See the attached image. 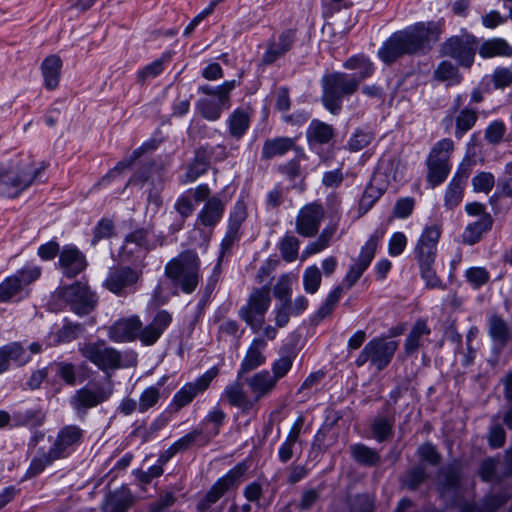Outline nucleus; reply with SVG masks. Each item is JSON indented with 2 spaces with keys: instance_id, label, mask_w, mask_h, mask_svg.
<instances>
[{
  "instance_id": "1a4fd4ad",
  "label": "nucleus",
  "mask_w": 512,
  "mask_h": 512,
  "mask_svg": "<svg viewBox=\"0 0 512 512\" xmlns=\"http://www.w3.org/2000/svg\"><path fill=\"white\" fill-rule=\"evenodd\" d=\"M53 297L69 305L70 309L79 316L91 313L98 302L97 296L87 284L75 282L58 287Z\"/></svg>"
},
{
  "instance_id": "20e7f679",
  "label": "nucleus",
  "mask_w": 512,
  "mask_h": 512,
  "mask_svg": "<svg viewBox=\"0 0 512 512\" xmlns=\"http://www.w3.org/2000/svg\"><path fill=\"white\" fill-rule=\"evenodd\" d=\"M45 168L43 164L36 166L30 157L0 164V196L18 197L36 181Z\"/></svg>"
},
{
  "instance_id": "0eeeda50",
  "label": "nucleus",
  "mask_w": 512,
  "mask_h": 512,
  "mask_svg": "<svg viewBox=\"0 0 512 512\" xmlns=\"http://www.w3.org/2000/svg\"><path fill=\"white\" fill-rule=\"evenodd\" d=\"M321 102L326 110L338 115L342 110V100L353 95L360 87L354 75L345 72L325 74L321 79Z\"/></svg>"
},
{
  "instance_id": "bb28decb",
  "label": "nucleus",
  "mask_w": 512,
  "mask_h": 512,
  "mask_svg": "<svg viewBox=\"0 0 512 512\" xmlns=\"http://www.w3.org/2000/svg\"><path fill=\"white\" fill-rule=\"evenodd\" d=\"M370 362L376 370L380 371L384 367V339L379 337L371 340L362 350L356 359L357 366H362Z\"/></svg>"
},
{
  "instance_id": "603ef678",
  "label": "nucleus",
  "mask_w": 512,
  "mask_h": 512,
  "mask_svg": "<svg viewBox=\"0 0 512 512\" xmlns=\"http://www.w3.org/2000/svg\"><path fill=\"white\" fill-rule=\"evenodd\" d=\"M50 367L54 369L56 375L61 378L65 384L69 386H75L78 382L76 366L73 363L59 361L50 364Z\"/></svg>"
},
{
  "instance_id": "5701e85b",
  "label": "nucleus",
  "mask_w": 512,
  "mask_h": 512,
  "mask_svg": "<svg viewBox=\"0 0 512 512\" xmlns=\"http://www.w3.org/2000/svg\"><path fill=\"white\" fill-rule=\"evenodd\" d=\"M59 265L66 277L73 278L85 270L87 261L77 247L66 245L60 252Z\"/></svg>"
},
{
  "instance_id": "4d7b16f0",
  "label": "nucleus",
  "mask_w": 512,
  "mask_h": 512,
  "mask_svg": "<svg viewBox=\"0 0 512 512\" xmlns=\"http://www.w3.org/2000/svg\"><path fill=\"white\" fill-rule=\"evenodd\" d=\"M428 174L427 179L432 187L441 184L448 176L451 166L450 164H440L427 161Z\"/></svg>"
},
{
  "instance_id": "f704fd0d",
  "label": "nucleus",
  "mask_w": 512,
  "mask_h": 512,
  "mask_svg": "<svg viewBox=\"0 0 512 512\" xmlns=\"http://www.w3.org/2000/svg\"><path fill=\"white\" fill-rule=\"evenodd\" d=\"M229 135L239 140L241 139L250 126V115L244 109H235L227 119Z\"/></svg>"
},
{
  "instance_id": "2eb2a0df",
  "label": "nucleus",
  "mask_w": 512,
  "mask_h": 512,
  "mask_svg": "<svg viewBox=\"0 0 512 512\" xmlns=\"http://www.w3.org/2000/svg\"><path fill=\"white\" fill-rule=\"evenodd\" d=\"M247 465L239 463L233 469L228 471L223 477L218 479L206 495L198 502L197 510L200 512L207 511L211 505L216 503L226 492L237 485L239 479L245 474Z\"/></svg>"
},
{
  "instance_id": "a211bd4d",
  "label": "nucleus",
  "mask_w": 512,
  "mask_h": 512,
  "mask_svg": "<svg viewBox=\"0 0 512 512\" xmlns=\"http://www.w3.org/2000/svg\"><path fill=\"white\" fill-rule=\"evenodd\" d=\"M440 236V226L431 225L424 228L414 248V255L419 265L434 264Z\"/></svg>"
},
{
  "instance_id": "39448f33",
  "label": "nucleus",
  "mask_w": 512,
  "mask_h": 512,
  "mask_svg": "<svg viewBox=\"0 0 512 512\" xmlns=\"http://www.w3.org/2000/svg\"><path fill=\"white\" fill-rule=\"evenodd\" d=\"M166 278L173 286V294L181 290L185 294L193 293L200 280V259L196 252L186 250L171 259L164 269Z\"/></svg>"
},
{
  "instance_id": "423d86ee",
  "label": "nucleus",
  "mask_w": 512,
  "mask_h": 512,
  "mask_svg": "<svg viewBox=\"0 0 512 512\" xmlns=\"http://www.w3.org/2000/svg\"><path fill=\"white\" fill-rule=\"evenodd\" d=\"M78 351L106 375V380L111 379L112 372L122 367L135 366L137 363V354L131 351L125 354L128 361L124 364L122 353L108 346L104 340L80 343Z\"/></svg>"
},
{
  "instance_id": "f8f14e48",
  "label": "nucleus",
  "mask_w": 512,
  "mask_h": 512,
  "mask_svg": "<svg viewBox=\"0 0 512 512\" xmlns=\"http://www.w3.org/2000/svg\"><path fill=\"white\" fill-rule=\"evenodd\" d=\"M477 49V39L471 34L464 33L447 39L441 45V54L455 59L462 67L470 68Z\"/></svg>"
},
{
  "instance_id": "c85d7f7f",
  "label": "nucleus",
  "mask_w": 512,
  "mask_h": 512,
  "mask_svg": "<svg viewBox=\"0 0 512 512\" xmlns=\"http://www.w3.org/2000/svg\"><path fill=\"white\" fill-rule=\"evenodd\" d=\"M148 230L139 228L128 234L122 247V255L126 260L137 252L138 258H144L148 247Z\"/></svg>"
},
{
  "instance_id": "393cba45",
  "label": "nucleus",
  "mask_w": 512,
  "mask_h": 512,
  "mask_svg": "<svg viewBox=\"0 0 512 512\" xmlns=\"http://www.w3.org/2000/svg\"><path fill=\"white\" fill-rule=\"evenodd\" d=\"M306 140L310 148H317L330 143L335 136L332 125L313 119L306 129Z\"/></svg>"
},
{
  "instance_id": "6e6552de",
  "label": "nucleus",
  "mask_w": 512,
  "mask_h": 512,
  "mask_svg": "<svg viewBox=\"0 0 512 512\" xmlns=\"http://www.w3.org/2000/svg\"><path fill=\"white\" fill-rule=\"evenodd\" d=\"M240 84V81L230 80L216 87L209 85L200 86L198 92L212 96V98L199 99L196 103L197 111L208 121L218 120L223 110L231 107L230 93Z\"/></svg>"
},
{
  "instance_id": "49530a36",
  "label": "nucleus",
  "mask_w": 512,
  "mask_h": 512,
  "mask_svg": "<svg viewBox=\"0 0 512 512\" xmlns=\"http://www.w3.org/2000/svg\"><path fill=\"white\" fill-rule=\"evenodd\" d=\"M453 150L454 143L451 139H441L432 147L427 161L440 164H449V159Z\"/></svg>"
},
{
  "instance_id": "e433bc0d",
  "label": "nucleus",
  "mask_w": 512,
  "mask_h": 512,
  "mask_svg": "<svg viewBox=\"0 0 512 512\" xmlns=\"http://www.w3.org/2000/svg\"><path fill=\"white\" fill-rule=\"evenodd\" d=\"M466 178L456 175L448 184L444 195V206L452 210L457 207L463 199Z\"/></svg>"
},
{
  "instance_id": "13d9d810",
  "label": "nucleus",
  "mask_w": 512,
  "mask_h": 512,
  "mask_svg": "<svg viewBox=\"0 0 512 512\" xmlns=\"http://www.w3.org/2000/svg\"><path fill=\"white\" fill-rule=\"evenodd\" d=\"M415 207V200L412 197H402L399 198L393 206L392 214L388 219V222H391L393 219H406L408 218Z\"/></svg>"
},
{
  "instance_id": "c9c22d12",
  "label": "nucleus",
  "mask_w": 512,
  "mask_h": 512,
  "mask_svg": "<svg viewBox=\"0 0 512 512\" xmlns=\"http://www.w3.org/2000/svg\"><path fill=\"white\" fill-rule=\"evenodd\" d=\"M61 67L62 61L59 56L51 55L43 61L41 68L47 89L53 90L58 86Z\"/></svg>"
},
{
  "instance_id": "a878e982",
  "label": "nucleus",
  "mask_w": 512,
  "mask_h": 512,
  "mask_svg": "<svg viewBox=\"0 0 512 512\" xmlns=\"http://www.w3.org/2000/svg\"><path fill=\"white\" fill-rule=\"evenodd\" d=\"M247 217L246 205L244 201L239 200L235 203L233 210L230 212L228 220L227 232L222 240V247L229 248L239 237L241 225Z\"/></svg>"
},
{
  "instance_id": "f257e3e1",
  "label": "nucleus",
  "mask_w": 512,
  "mask_h": 512,
  "mask_svg": "<svg viewBox=\"0 0 512 512\" xmlns=\"http://www.w3.org/2000/svg\"><path fill=\"white\" fill-rule=\"evenodd\" d=\"M172 322V315L166 310L158 311L152 321L143 326L137 315L123 317L108 327V337L114 343H128L139 340L144 346L154 345Z\"/></svg>"
},
{
  "instance_id": "dca6fc26",
  "label": "nucleus",
  "mask_w": 512,
  "mask_h": 512,
  "mask_svg": "<svg viewBox=\"0 0 512 512\" xmlns=\"http://www.w3.org/2000/svg\"><path fill=\"white\" fill-rule=\"evenodd\" d=\"M41 275L38 266H25L15 274L6 277L0 283V303L8 302L20 294L25 287L36 281Z\"/></svg>"
},
{
  "instance_id": "8fccbe9b",
  "label": "nucleus",
  "mask_w": 512,
  "mask_h": 512,
  "mask_svg": "<svg viewBox=\"0 0 512 512\" xmlns=\"http://www.w3.org/2000/svg\"><path fill=\"white\" fill-rule=\"evenodd\" d=\"M52 453L53 451L49 449L47 452H42L35 456L26 471L25 478H33L39 475L47 466L51 465L54 461L59 460V458L54 456Z\"/></svg>"
},
{
  "instance_id": "6e6d98bb",
  "label": "nucleus",
  "mask_w": 512,
  "mask_h": 512,
  "mask_svg": "<svg viewBox=\"0 0 512 512\" xmlns=\"http://www.w3.org/2000/svg\"><path fill=\"white\" fill-rule=\"evenodd\" d=\"M160 388L156 386H149L140 394L138 402V411L140 413L147 412L150 408L154 407L160 400Z\"/></svg>"
},
{
  "instance_id": "412c9836",
  "label": "nucleus",
  "mask_w": 512,
  "mask_h": 512,
  "mask_svg": "<svg viewBox=\"0 0 512 512\" xmlns=\"http://www.w3.org/2000/svg\"><path fill=\"white\" fill-rule=\"evenodd\" d=\"M296 38V29L289 28L283 30L277 39H270L267 43V48L262 55L261 64L264 66H269L275 63L278 59L283 57L292 49L294 43L296 42Z\"/></svg>"
},
{
  "instance_id": "09e8293b",
  "label": "nucleus",
  "mask_w": 512,
  "mask_h": 512,
  "mask_svg": "<svg viewBox=\"0 0 512 512\" xmlns=\"http://www.w3.org/2000/svg\"><path fill=\"white\" fill-rule=\"evenodd\" d=\"M477 112L470 108H463L455 117V137L462 138L475 125Z\"/></svg>"
},
{
  "instance_id": "cd10ccee",
  "label": "nucleus",
  "mask_w": 512,
  "mask_h": 512,
  "mask_svg": "<svg viewBox=\"0 0 512 512\" xmlns=\"http://www.w3.org/2000/svg\"><path fill=\"white\" fill-rule=\"evenodd\" d=\"M431 329L425 320H417L410 329L404 344L405 353L407 355L414 354L422 348L428 341Z\"/></svg>"
},
{
  "instance_id": "e2e57ef3",
  "label": "nucleus",
  "mask_w": 512,
  "mask_h": 512,
  "mask_svg": "<svg viewBox=\"0 0 512 512\" xmlns=\"http://www.w3.org/2000/svg\"><path fill=\"white\" fill-rule=\"evenodd\" d=\"M408 238L403 232H394L388 241V253L392 257L401 255L406 249Z\"/></svg>"
},
{
  "instance_id": "ea45409f",
  "label": "nucleus",
  "mask_w": 512,
  "mask_h": 512,
  "mask_svg": "<svg viewBox=\"0 0 512 512\" xmlns=\"http://www.w3.org/2000/svg\"><path fill=\"white\" fill-rule=\"evenodd\" d=\"M491 225L492 219L489 215H482L476 221L468 224L462 235L464 243L475 244L480 240L482 234L490 229Z\"/></svg>"
},
{
  "instance_id": "a19ab883",
  "label": "nucleus",
  "mask_w": 512,
  "mask_h": 512,
  "mask_svg": "<svg viewBox=\"0 0 512 512\" xmlns=\"http://www.w3.org/2000/svg\"><path fill=\"white\" fill-rule=\"evenodd\" d=\"M336 231H337L336 223L327 225L322 230V232L320 233L318 238L315 241L310 242L306 246L305 250L303 251V256L307 257L310 255L317 254V253L323 251L324 249H326L327 247H329L330 242H331L332 238L334 237Z\"/></svg>"
},
{
  "instance_id": "72a5a7b5",
  "label": "nucleus",
  "mask_w": 512,
  "mask_h": 512,
  "mask_svg": "<svg viewBox=\"0 0 512 512\" xmlns=\"http://www.w3.org/2000/svg\"><path fill=\"white\" fill-rule=\"evenodd\" d=\"M296 148L294 140L289 137L267 139L263 144L261 157L268 160L276 156H282L289 150L296 151Z\"/></svg>"
},
{
  "instance_id": "bf43d9fd",
  "label": "nucleus",
  "mask_w": 512,
  "mask_h": 512,
  "mask_svg": "<svg viewBox=\"0 0 512 512\" xmlns=\"http://www.w3.org/2000/svg\"><path fill=\"white\" fill-rule=\"evenodd\" d=\"M299 240L293 235H286L280 242V252L282 258L287 262H292L298 257Z\"/></svg>"
},
{
  "instance_id": "f3484780",
  "label": "nucleus",
  "mask_w": 512,
  "mask_h": 512,
  "mask_svg": "<svg viewBox=\"0 0 512 512\" xmlns=\"http://www.w3.org/2000/svg\"><path fill=\"white\" fill-rule=\"evenodd\" d=\"M219 374V369L214 366L207 370L194 382L186 383L173 397L171 405L178 411L188 405L199 393L204 392L210 383Z\"/></svg>"
},
{
  "instance_id": "aec40b11",
  "label": "nucleus",
  "mask_w": 512,
  "mask_h": 512,
  "mask_svg": "<svg viewBox=\"0 0 512 512\" xmlns=\"http://www.w3.org/2000/svg\"><path fill=\"white\" fill-rule=\"evenodd\" d=\"M324 218V209L320 204L310 203L302 207L296 217V232L303 237H313Z\"/></svg>"
},
{
  "instance_id": "052dcab7",
  "label": "nucleus",
  "mask_w": 512,
  "mask_h": 512,
  "mask_svg": "<svg viewBox=\"0 0 512 512\" xmlns=\"http://www.w3.org/2000/svg\"><path fill=\"white\" fill-rule=\"evenodd\" d=\"M321 272L315 265L308 267L303 274V285L307 293L314 294L321 284Z\"/></svg>"
},
{
  "instance_id": "c756f323",
  "label": "nucleus",
  "mask_w": 512,
  "mask_h": 512,
  "mask_svg": "<svg viewBox=\"0 0 512 512\" xmlns=\"http://www.w3.org/2000/svg\"><path fill=\"white\" fill-rule=\"evenodd\" d=\"M210 167V153L208 148L200 147L195 152L193 161L189 164L186 173L181 179V183H191L205 174Z\"/></svg>"
},
{
  "instance_id": "c03bdc74",
  "label": "nucleus",
  "mask_w": 512,
  "mask_h": 512,
  "mask_svg": "<svg viewBox=\"0 0 512 512\" xmlns=\"http://www.w3.org/2000/svg\"><path fill=\"white\" fill-rule=\"evenodd\" d=\"M173 53L171 51L164 52L160 58L156 59L152 63L144 66L137 72V80L143 84L148 78H154L160 75L166 64L172 60Z\"/></svg>"
},
{
  "instance_id": "338daca9",
  "label": "nucleus",
  "mask_w": 512,
  "mask_h": 512,
  "mask_svg": "<svg viewBox=\"0 0 512 512\" xmlns=\"http://www.w3.org/2000/svg\"><path fill=\"white\" fill-rule=\"evenodd\" d=\"M291 291V280L289 276L282 275L274 286V296L283 303H290Z\"/></svg>"
},
{
  "instance_id": "680f3d73",
  "label": "nucleus",
  "mask_w": 512,
  "mask_h": 512,
  "mask_svg": "<svg viewBox=\"0 0 512 512\" xmlns=\"http://www.w3.org/2000/svg\"><path fill=\"white\" fill-rule=\"evenodd\" d=\"M373 140V134L367 129H357L348 141L350 151H360Z\"/></svg>"
},
{
  "instance_id": "58836bf2",
  "label": "nucleus",
  "mask_w": 512,
  "mask_h": 512,
  "mask_svg": "<svg viewBox=\"0 0 512 512\" xmlns=\"http://www.w3.org/2000/svg\"><path fill=\"white\" fill-rule=\"evenodd\" d=\"M133 498L127 489L111 493L103 506L104 512H126L132 505Z\"/></svg>"
},
{
  "instance_id": "774afa93",
  "label": "nucleus",
  "mask_w": 512,
  "mask_h": 512,
  "mask_svg": "<svg viewBox=\"0 0 512 512\" xmlns=\"http://www.w3.org/2000/svg\"><path fill=\"white\" fill-rule=\"evenodd\" d=\"M467 281L475 288L487 283L489 273L482 267H471L465 273Z\"/></svg>"
},
{
  "instance_id": "3c124183",
  "label": "nucleus",
  "mask_w": 512,
  "mask_h": 512,
  "mask_svg": "<svg viewBox=\"0 0 512 512\" xmlns=\"http://www.w3.org/2000/svg\"><path fill=\"white\" fill-rule=\"evenodd\" d=\"M226 418L225 412L219 408L218 406L214 407L209 413L206 415L204 420L202 421L203 425H212V428L204 431V435L209 436V441L216 437L220 432V427L223 424Z\"/></svg>"
},
{
  "instance_id": "864d4df0",
  "label": "nucleus",
  "mask_w": 512,
  "mask_h": 512,
  "mask_svg": "<svg viewBox=\"0 0 512 512\" xmlns=\"http://www.w3.org/2000/svg\"><path fill=\"white\" fill-rule=\"evenodd\" d=\"M295 355L289 353L276 359L271 365L270 376L277 384L280 379L285 377L293 366Z\"/></svg>"
},
{
  "instance_id": "9b49d317",
  "label": "nucleus",
  "mask_w": 512,
  "mask_h": 512,
  "mask_svg": "<svg viewBox=\"0 0 512 512\" xmlns=\"http://www.w3.org/2000/svg\"><path fill=\"white\" fill-rule=\"evenodd\" d=\"M270 304L271 296L268 287L253 289L246 304L239 309L238 315L251 328L253 333H257L264 324L265 314Z\"/></svg>"
},
{
  "instance_id": "f03ea898",
  "label": "nucleus",
  "mask_w": 512,
  "mask_h": 512,
  "mask_svg": "<svg viewBox=\"0 0 512 512\" xmlns=\"http://www.w3.org/2000/svg\"><path fill=\"white\" fill-rule=\"evenodd\" d=\"M276 386L270 371L261 370L243 379L236 377L234 382L225 387L221 400L240 409L242 413L249 414L254 410L256 403L268 397Z\"/></svg>"
},
{
  "instance_id": "de8ad7c7",
  "label": "nucleus",
  "mask_w": 512,
  "mask_h": 512,
  "mask_svg": "<svg viewBox=\"0 0 512 512\" xmlns=\"http://www.w3.org/2000/svg\"><path fill=\"white\" fill-rule=\"evenodd\" d=\"M208 443L209 436L204 435V430L202 428H196L188 434L184 435L182 438L178 439L172 445L177 450V452H181L189 449L193 445L205 446Z\"/></svg>"
},
{
  "instance_id": "ddd939ff",
  "label": "nucleus",
  "mask_w": 512,
  "mask_h": 512,
  "mask_svg": "<svg viewBox=\"0 0 512 512\" xmlns=\"http://www.w3.org/2000/svg\"><path fill=\"white\" fill-rule=\"evenodd\" d=\"M43 346L39 342H33L27 348L20 341L10 342L0 347V374L7 372L12 363L17 367H23L31 361V355L40 354Z\"/></svg>"
},
{
  "instance_id": "37998d69",
  "label": "nucleus",
  "mask_w": 512,
  "mask_h": 512,
  "mask_svg": "<svg viewBox=\"0 0 512 512\" xmlns=\"http://www.w3.org/2000/svg\"><path fill=\"white\" fill-rule=\"evenodd\" d=\"M350 452L354 461L363 466H373L381 459L380 452L362 443L351 445Z\"/></svg>"
},
{
  "instance_id": "4468645a",
  "label": "nucleus",
  "mask_w": 512,
  "mask_h": 512,
  "mask_svg": "<svg viewBox=\"0 0 512 512\" xmlns=\"http://www.w3.org/2000/svg\"><path fill=\"white\" fill-rule=\"evenodd\" d=\"M144 267L145 264L142 261L134 268L129 266L113 267L104 281V286L116 295H125L139 281Z\"/></svg>"
},
{
  "instance_id": "7c9ffc66",
  "label": "nucleus",
  "mask_w": 512,
  "mask_h": 512,
  "mask_svg": "<svg viewBox=\"0 0 512 512\" xmlns=\"http://www.w3.org/2000/svg\"><path fill=\"white\" fill-rule=\"evenodd\" d=\"M305 422L304 416L300 415L293 423L285 441L281 444L278 456L282 463H287L294 456L296 445L299 440L301 430Z\"/></svg>"
},
{
  "instance_id": "0e129e2a",
  "label": "nucleus",
  "mask_w": 512,
  "mask_h": 512,
  "mask_svg": "<svg viewBox=\"0 0 512 512\" xmlns=\"http://www.w3.org/2000/svg\"><path fill=\"white\" fill-rule=\"evenodd\" d=\"M489 334L495 341L503 343L508 337L506 323L497 316L491 317L489 321Z\"/></svg>"
},
{
  "instance_id": "4be33fe9",
  "label": "nucleus",
  "mask_w": 512,
  "mask_h": 512,
  "mask_svg": "<svg viewBox=\"0 0 512 512\" xmlns=\"http://www.w3.org/2000/svg\"><path fill=\"white\" fill-rule=\"evenodd\" d=\"M378 244V237L373 235L369 238L366 244L362 247L358 259L349 268L344 282L347 283V287H352L362 276L364 271L368 268L371 261L374 258V254Z\"/></svg>"
},
{
  "instance_id": "5fc2aeb1",
  "label": "nucleus",
  "mask_w": 512,
  "mask_h": 512,
  "mask_svg": "<svg viewBox=\"0 0 512 512\" xmlns=\"http://www.w3.org/2000/svg\"><path fill=\"white\" fill-rule=\"evenodd\" d=\"M306 159V155L302 148H296L295 158L279 167V171L284 174L290 181H294L301 175L300 161Z\"/></svg>"
},
{
  "instance_id": "69168bd1",
  "label": "nucleus",
  "mask_w": 512,
  "mask_h": 512,
  "mask_svg": "<svg viewBox=\"0 0 512 512\" xmlns=\"http://www.w3.org/2000/svg\"><path fill=\"white\" fill-rule=\"evenodd\" d=\"M494 183V176L489 172H481L475 175L472 179L474 191L486 194L492 190Z\"/></svg>"
},
{
  "instance_id": "473e14b6",
  "label": "nucleus",
  "mask_w": 512,
  "mask_h": 512,
  "mask_svg": "<svg viewBox=\"0 0 512 512\" xmlns=\"http://www.w3.org/2000/svg\"><path fill=\"white\" fill-rule=\"evenodd\" d=\"M343 67L347 70L357 71V73L353 75L359 85L362 81L371 77L375 70L373 63L363 54L351 56L344 61Z\"/></svg>"
},
{
  "instance_id": "9d476101",
  "label": "nucleus",
  "mask_w": 512,
  "mask_h": 512,
  "mask_svg": "<svg viewBox=\"0 0 512 512\" xmlns=\"http://www.w3.org/2000/svg\"><path fill=\"white\" fill-rule=\"evenodd\" d=\"M113 392L112 379L105 383H90L75 391L70 398V405L78 416H84L89 409L108 401Z\"/></svg>"
},
{
  "instance_id": "4c0bfd02",
  "label": "nucleus",
  "mask_w": 512,
  "mask_h": 512,
  "mask_svg": "<svg viewBox=\"0 0 512 512\" xmlns=\"http://www.w3.org/2000/svg\"><path fill=\"white\" fill-rule=\"evenodd\" d=\"M45 420V414L40 409L17 410L12 414L11 427H39Z\"/></svg>"
},
{
  "instance_id": "b1692460",
  "label": "nucleus",
  "mask_w": 512,
  "mask_h": 512,
  "mask_svg": "<svg viewBox=\"0 0 512 512\" xmlns=\"http://www.w3.org/2000/svg\"><path fill=\"white\" fill-rule=\"evenodd\" d=\"M266 347L267 343L265 339L254 338L252 340L241 362L240 368L237 371L238 379H243L245 374L257 369L266 362V357L263 353Z\"/></svg>"
},
{
  "instance_id": "2f4dec72",
  "label": "nucleus",
  "mask_w": 512,
  "mask_h": 512,
  "mask_svg": "<svg viewBox=\"0 0 512 512\" xmlns=\"http://www.w3.org/2000/svg\"><path fill=\"white\" fill-rule=\"evenodd\" d=\"M225 210L224 202L217 196H213L206 201L198 214V221L206 227L215 226L222 218Z\"/></svg>"
},
{
  "instance_id": "7ed1b4c3",
  "label": "nucleus",
  "mask_w": 512,
  "mask_h": 512,
  "mask_svg": "<svg viewBox=\"0 0 512 512\" xmlns=\"http://www.w3.org/2000/svg\"><path fill=\"white\" fill-rule=\"evenodd\" d=\"M440 29L435 23H417L403 31L394 33L386 42V62H391L404 54L424 51L436 42Z\"/></svg>"
},
{
  "instance_id": "6ab92c4d",
  "label": "nucleus",
  "mask_w": 512,
  "mask_h": 512,
  "mask_svg": "<svg viewBox=\"0 0 512 512\" xmlns=\"http://www.w3.org/2000/svg\"><path fill=\"white\" fill-rule=\"evenodd\" d=\"M84 438V430L77 425H66L62 427L50 447L53 455L63 459L72 454L81 445Z\"/></svg>"
},
{
  "instance_id": "79ce46f5",
  "label": "nucleus",
  "mask_w": 512,
  "mask_h": 512,
  "mask_svg": "<svg viewBox=\"0 0 512 512\" xmlns=\"http://www.w3.org/2000/svg\"><path fill=\"white\" fill-rule=\"evenodd\" d=\"M477 50L483 58L512 55V47L501 38L487 40Z\"/></svg>"
},
{
  "instance_id": "a18cd8bd",
  "label": "nucleus",
  "mask_w": 512,
  "mask_h": 512,
  "mask_svg": "<svg viewBox=\"0 0 512 512\" xmlns=\"http://www.w3.org/2000/svg\"><path fill=\"white\" fill-rule=\"evenodd\" d=\"M433 75L437 81L443 82L447 86L458 85L462 81L458 68L446 60L438 64Z\"/></svg>"
}]
</instances>
